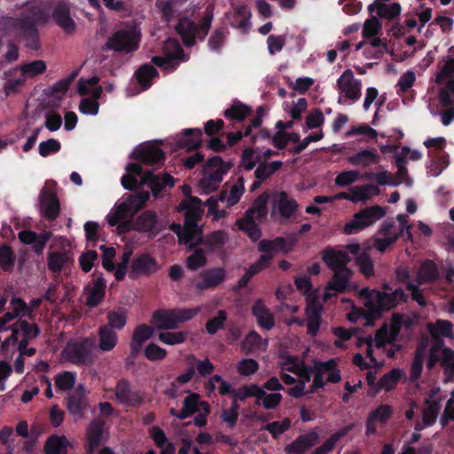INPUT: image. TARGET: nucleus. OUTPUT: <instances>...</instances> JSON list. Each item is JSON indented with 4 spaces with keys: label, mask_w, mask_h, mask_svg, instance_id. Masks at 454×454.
<instances>
[{
    "label": "nucleus",
    "mask_w": 454,
    "mask_h": 454,
    "mask_svg": "<svg viewBox=\"0 0 454 454\" xmlns=\"http://www.w3.org/2000/svg\"><path fill=\"white\" fill-rule=\"evenodd\" d=\"M50 20L48 9L43 4H35L27 13L19 18L3 17L0 26L5 34L17 40L26 42V46L37 49L39 46L37 25H45Z\"/></svg>",
    "instance_id": "f257e3e1"
},
{
    "label": "nucleus",
    "mask_w": 454,
    "mask_h": 454,
    "mask_svg": "<svg viewBox=\"0 0 454 454\" xmlns=\"http://www.w3.org/2000/svg\"><path fill=\"white\" fill-rule=\"evenodd\" d=\"M382 289L383 291H379L364 287L359 292V297L364 299V306L366 309L365 311H361V315L366 320L367 325H373L384 312L408 301V296L402 288L393 290L388 283H384Z\"/></svg>",
    "instance_id": "f03ea898"
},
{
    "label": "nucleus",
    "mask_w": 454,
    "mask_h": 454,
    "mask_svg": "<svg viewBox=\"0 0 454 454\" xmlns=\"http://www.w3.org/2000/svg\"><path fill=\"white\" fill-rule=\"evenodd\" d=\"M294 245V241L287 242L282 237H278L272 240L262 239L257 245V250L262 254L255 262L246 270L245 274L238 280L235 289L241 290L245 288L254 276L270 266L275 254L278 251L287 253L292 250Z\"/></svg>",
    "instance_id": "7ed1b4c3"
},
{
    "label": "nucleus",
    "mask_w": 454,
    "mask_h": 454,
    "mask_svg": "<svg viewBox=\"0 0 454 454\" xmlns=\"http://www.w3.org/2000/svg\"><path fill=\"white\" fill-rule=\"evenodd\" d=\"M148 192H139L129 194L127 198L118 201L106 215L109 225L128 227L133 215L149 200Z\"/></svg>",
    "instance_id": "20e7f679"
},
{
    "label": "nucleus",
    "mask_w": 454,
    "mask_h": 454,
    "mask_svg": "<svg viewBox=\"0 0 454 454\" xmlns=\"http://www.w3.org/2000/svg\"><path fill=\"white\" fill-rule=\"evenodd\" d=\"M97 345L94 338L82 337L69 340L62 351L63 357L77 366L92 365L97 358Z\"/></svg>",
    "instance_id": "39448f33"
},
{
    "label": "nucleus",
    "mask_w": 454,
    "mask_h": 454,
    "mask_svg": "<svg viewBox=\"0 0 454 454\" xmlns=\"http://www.w3.org/2000/svg\"><path fill=\"white\" fill-rule=\"evenodd\" d=\"M200 308L194 309H159L153 311L151 324L157 330H176L181 323L187 322L195 317Z\"/></svg>",
    "instance_id": "423d86ee"
},
{
    "label": "nucleus",
    "mask_w": 454,
    "mask_h": 454,
    "mask_svg": "<svg viewBox=\"0 0 454 454\" xmlns=\"http://www.w3.org/2000/svg\"><path fill=\"white\" fill-rule=\"evenodd\" d=\"M213 18V7L208 6L206 10L205 16L199 25L187 17H184L179 20L175 30L176 34L181 36L184 44L186 46H192L194 44L195 38L198 37L201 40L205 38L210 29Z\"/></svg>",
    "instance_id": "0eeeda50"
},
{
    "label": "nucleus",
    "mask_w": 454,
    "mask_h": 454,
    "mask_svg": "<svg viewBox=\"0 0 454 454\" xmlns=\"http://www.w3.org/2000/svg\"><path fill=\"white\" fill-rule=\"evenodd\" d=\"M435 82L441 86L440 103L445 107L454 106V58L443 57L438 63Z\"/></svg>",
    "instance_id": "6e6552de"
},
{
    "label": "nucleus",
    "mask_w": 454,
    "mask_h": 454,
    "mask_svg": "<svg viewBox=\"0 0 454 454\" xmlns=\"http://www.w3.org/2000/svg\"><path fill=\"white\" fill-rule=\"evenodd\" d=\"M231 167V165L223 162L218 156L209 159L203 168V176L200 181L201 191L207 194L215 191Z\"/></svg>",
    "instance_id": "1a4fd4ad"
},
{
    "label": "nucleus",
    "mask_w": 454,
    "mask_h": 454,
    "mask_svg": "<svg viewBox=\"0 0 454 454\" xmlns=\"http://www.w3.org/2000/svg\"><path fill=\"white\" fill-rule=\"evenodd\" d=\"M244 192L245 179L244 177L239 176L231 186L229 191H223L217 199L211 197L207 200V204L208 206L207 215H211L214 221H217L220 218L224 217L226 212L225 210L217 209V202H224L227 207H231L239 201Z\"/></svg>",
    "instance_id": "9d476101"
},
{
    "label": "nucleus",
    "mask_w": 454,
    "mask_h": 454,
    "mask_svg": "<svg viewBox=\"0 0 454 454\" xmlns=\"http://www.w3.org/2000/svg\"><path fill=\"white\" fill-rule=\"evenodd\" d=\"M140 36V32L136 27L121 29L107 39L106 48L129 53L138 48Z\"/></svg>",
    "instance_id": "9b49d317"
},
{
    "label": "nucleus",
    "mask_w": 454,
    "mask_h": 454,
    "mask_svg": "<svg viewBox=\"0 0 454 454\" xmlns=\"http://www.w3.org/2000/svg\"><path fill=\"white\" fill-rule=\"evenodd\" d=\"M272 215L278 216L282 224L293 223L300 215L299 205L286 192H280L274 197Z\"/></svg>",
    "instance_id": "f8f14e48"
},
{
    "label": "nucleus",
    "mask_w": 454,
    "mask_h": 454,
    "mask_svg": "<svg viewBox=\"0 0 454 454\" xmlns=\"http://www.w3.org/2000/svg\"><path fill=\"white\" fill-rule=\"evenodd\" d=\"M187 60L183 49L176 39L168 38L163 46V56L153 57L152 61L167 71L175 70L181 61Z\"/></svg>",
    "instance_id": "ddd939ff"
},
{
    "label": "nucleus",
    "mask_w": 454,
    "mask_h": 454,
    "mask_svg": "<svg viewBox=\"0 0 454 454\" xmlns=\"http://www.w3.org/2000/svg\"><path fill=\"white\" fill-rule=\"evenodd\" d=\"M40 215L47 219H55L60 210L59 200L57 197L56 184L48 181L43 186L38 196Z\"/></svg>",
    "instance_id": "4468645a"
},
{
    "label": "nucleus",
    "mask_w": 454,
    "mask_h": 454,
    "mask_svg": "<svg viewBox=\"0 0 454 454\" xmlns=\"http://www.w3.org/2000/svg\"><path fill=\"white\" fill-rule=\"evenodd\" d=\"M116 401L129 408H137L145 403V394L140 389H133L131 382L125 378L119 380L115 385Z\"/></svg>",
    "instance_id": "2eb2a0df"
},
{
    "label": "nucleus",
    "mask_w": 454,
    "mask_h": 454,
    "mask_svg": "<svg viewBox=\"0 0 454 454\" xmlns=\"http://www.w3.org/2000/svg\"><path fill=\"white\" fill-rule=\"evenodd\" d=\"M362 81L356 78L353 71L346 69L336 81V89L345 98L357 102L362 96Z\"/></svg>",
    "instance_id": "dca6fc26"
},
{
    "label": "nucleus",
    "mask_w": 454,
    "mask_h": 454,
    "mask_svg": "<svg viewBox=\"0 0 454 454\" xmlns=\"http://www.w3.org/2000/svg\"><path fill=\"white\" fill-rule=\"evenodd\" d=\"M323 305L316 294L306 298L305 315L307 317V333L312 337L317 335L322 322Z\"/></svg>",
    "instance_id": "f3484780"
},
{
    "label": "nucleus",
    "mask_w": 454,
    "mask_h": 454,
    "mask_svg": "<svg viewBox=\"0 0 454 454\" xmlns=\"http://www.w3.org/2000/svg\"><path fill=\"white\" fill-rule=\"evenodd\" d=\"M159 264L154 257L147 253L138 254L133 258L129 278L137 279L140 276H151L159 270Z\"/></svg>",
    "instance_id": "a211bd4d"
},
{
    "label": "nucleus",
    "mask_w": 454,
    "mask_h": 454,
    "mask_svg": "<svg viewBox=\"0 0 454 454\" xmlns=\"http://www.w3.org/2000/svg\"><path fill=\"white\" fill-rule=\"evenodd\" d=\"M66 408L75 422L84 418L89 403L82 385H79L73 394L66 397Z\"/></svg>",
    "instance_id": "6ab92c4d"
},
{
    "label": "nucleus",
    "mask_w": 454,
    "mask_h": 454,
    "mask_svg": "<svg viewBox=\"0 0 454 454\" xmlns=\"http://www.w3.org/2000/svg\"><path fill=\"white\" fill-rule=\"evenodd\" d=\"M195 283L197 291L212 290L222 285L227 278V271L223 267H212L201 271Z\"/></svg>",
    "instance_id": "aec40b11"
},
{
    "label": "nucleus",
    "mask_w": 454,
    "mask_h": 454,
    "mask_svg": "<svg viewBox=\"0 0 454 454\" xmlns=\"http://www.w3.org/2000/svg\"><path fill=\"white\" fill-rule=\"evenodd\" d=\"M51 16L55 23L66 33L72 35L76 30V24L71 16L70 6L66 2L57 4L52 9Z\"/></svg>",
    "instance_id": "412c9836"
},
{
    "label": "nucleus",
    "mask_w": 454,
    "mask_h": 454,
    "mask_svg": "<svg viewBox=\"0 0 454 454\" xmlns=\"http://www.w3.org/2000/svg\"><path fill=\"white\" fill-rule=\"evenodd\" d=\"M178 208L184 211L185 218V223L183 227H199L198 222L203 214L200 199L190 196L179 204Z\"/></svg>",
    "instance_id": "4be33fe9"
},
{
    "label": "nucleus",
    "mask_w": 454,
    "mask_h": 454,
    "mask_svg": "<svg viewBox=\"0 0 454 454\" xmlns=\"http://www.w3.org/2000/svg\"><path fill=\"white\" fill-rule=\"evenodd\" d=\"M352 276L351 270H335L332 279L326 284L324 300L327 301L336 294L345 293Z\"/></svg>",
    "instance_id": "5701e85b"
},
{
    "label": "nucleus",
    "mask_w": 454,
    "mask_h": 454,
    "mask_svg": "<svg viewBox=\"0 0 454 454\" xmlns=\"http://www.w3.org/2000/svg\"><path fill=\"white\" fill-rule=\"evenodd\" d=\"M381 207H366L354 215L352 222L346 223L345 227H369L384 216Z\"/></svg>",
    "instance_id": "b1692460"
},
{
    "label": "nucleus",
    "mask_w": 454,
    "mask_h": 454,
    "mask_svg": "<svg viewBox=\"0 0 454 454\" xmlns=\"http://www.w3.org/2000/svg\"><path fill=\"white\" fill-rule=\"evenodd\" d=\"M319 442V434L315 430L300 434L292 443L285 447L286 454H305Z\"/></svg>",
    "instance_id": "393cba45"
},
{
    "label": "nucleus",
    "mask_w": 454,
    "mask_h": 454,
    "mask_svg": "<svg viewBox=\"0 0 454 454\" xmlns=\"http://www.w3.org/2000/svg\"><path fill=\"white\" fill-rule=\"evenodd\" d=\"M322 259L333 271L349 270L348 264L350 262V257L345 251L327 248L324 251Z\"/></svg>",
    "instance_id": "a878e982"
},
{
    "label": "nucleus",
    "mask_w": 454,
    "mask_h": 454,
    "mask_svg": "<svg viewBox=\"0 0 454 454\" xmlns=\"http://www.w3.org/2000/svg\"><path fill=\"white\" fill-rule=\"evenodd\" d=\"M153 328L146 324L138 325L132 334L130 341V355L132 357L141 352L144 343L153 335Z\"/></svg>",
    "instance_id": "bb28decb"
},
{
    "label": "nucleus",
    "mask_w": 454,
    "mask_h": 454,
    "mask_svg": "<svg viewBox=\"0 0 454 454\" xmlns=\"http://www.w3.org/2000/svg\"><path fill=\"white\" fill-rule=\"evenodd\" d=\"M141 182L149 184L153 196L157 197L165 186H174V178L168 174L155 175L152 171L144 174Z\"/></svg>",
    "instance_id": "cd10ccee"
},
{
    "label": "nucleus",
    "mask_w": 454,
    "mask_h": 454,
    "mask_svg": "<svg viewBox=\"0 0 454 454\" xmlns=\"http://www.w3.org/2000/svg\"><path fill=\"white\" fill-rule=\"evenodd\" d=\"M20 240L27 245H32L34 251L39 254L43 252L47 241L51 238L50 232L37 234L30 229H24L19 233Z\"/></svg>",
    "instance_id": "c85d7f7f"
},
{
    "label": "nucleus",
    "mask_w": 454,
    "mask_h": 454,
    "mask_svg": "<svg viewBox=\"0 0 454 454\" xmlns=\"http://www.w3.org/2000/svg\"><path fill=\"white\" fill-rule=\"evenodd\" d=\"M106 283L102 273L97 276L92 287L87 286L89 290L86 297V305L90 308H95L100 304L106 294Z\"/></svg>",
    "instance_id": "c756f323"
},
{
    "label": "nucleus",
    "mask_w": 454,
    "mask_h": 454,
    "mask_svg": "<svg viewBox=\"0 0 454 454\" xmlns=\"http://www.w3.org/2000/svg\"><path fill=\"white\" fill-rule=\"evenodd\" d=\"M309 371L317 375L324 377L325 373H329L327 381L331 383H338L341 380L340 372L337 369V364L334 359H329L326 362H315L312 368Z\"/></svg>",
    "instance_id": "7c9ffc66"
},
{
    "label": "nucleus",
    "mask_w": 454,
    "mask_h": 454,
    "mask_svg": "<svg viewBox=\"0 0 454 454\" xmlns=\"http://www.w3.org/2000/svg\"><path fill=\"white\" fill-rule=\"evenodd\" d=\"M252 315L256 318L260 327L271 330L275 326V319L270 310L263 304L262 301H256L252 307Z\"/></svg>",
    "instance_id": "2f4dec72"
},
{
    "label": "nucleus",
    "mask_w": 454,
    "mask_h": 454,
    "mask_svg": "<svg viewBox=\"0 0 454 454\" xmlns=\"http://www.w3.org/2000/svg\"><path fill=\"white\" fill-rule=\"evenodd\" d=\"M268 195H260L254 202L252 207L247 211L245 218L248 223L258 224L267 215Z\"/></svg>",
    "instance_id": "473e14b6"
},
{
    "label": "nucleus",
    "mask_w": 454,
    "mask_h": 454,
    "mask_svg": "<svg viewBox=\"0 0 454 454\" xmlns=\"http://www.w3.org/2000/svg\"><path fill=\"white\" fill-rule=\"evenodd\" d=\"M178 238L179 244L187 246L190 249L202 242L203 229H171Z\"/></svg>",
    "instance_id": "72a5a7b5"
},
{
    "label": "nucleus",
    "mask_w": 454,
    "mask_h": 454,
    "mask_svg": "<svg viewBox=\"0 0 454 454\" xmlns=\"http://www.w3.org/2000/svg\"><path fill=\"white\" fill-rule=\"evenodd\" d=\"M105 422L93 419L87 428V442L90 451L98 449L102 443Z\"/></svg>",
    "instance_id": "f704fd0d"
},
{
    "label": "nucleus",
    "mask_w": 454,
    "mask_h": 454,
    "mask_svg": "<svg viewBox=\"0 0 454 454\" xmlns=\"http://www.w3.org/2000/svg\"><path fill=\"white\" fill-rule=\"evenodd\" d=\"M103 92V88L98 86L91 90L90 97L83 98L79 105V111L82 114L97 115L99 109L98 98Z\"/></svg>",
    "instance_id": "c9c22d12"
},
{
    "label": "nucleus",
    "mask_w": 454,
    "mask_h": 454,
    "mask_svg": "<svg viewBox=\"0 0 454 454\" xmlns=\"http://www.w3.org/2000/svg\"><path fill=\"white\" fill-rule=\"evenodd\" d=\"M70 442L65 435L52 434L45 442L43 451L45 454H67Z\"/></svg>",
    "instance_id": "e433bc0d"
},
{
    "label": "nucleus",
    "mask_w": 454,
    "mask_h": 454,
    "mask_svg": "<svg viewBox=\"0 0 454 454\" xmlns=\"http://www.w3.org/2000/svg\"><path fill=\"white\" fill-rule=\"evenodd\" d=\"M380 156L375 148L362 150L348 158L355 166L368 167L380 161Z\"/></svg>",
    "instance_id": "4c0bfd02"
},
{
    "label": "nucleus",
    "mask_w": 454,
    "mask_h": 454,
    "mask_svg": "<svg viewBox=\"0 0 454 454\" xmlns=\"http://www.w3.org/2000/svg\"><path fill=\"white\" fill-rule=\"evenodd\" d=\"M263 395H265V391L257 384L244 385L239 389L233 390V397L241 402L248 397H256L254 403L256 405H261V399Z\"/></svg>",
    "instance_id": "58836bf2"
},
{
    "label": "nucleus",
    "mask_w": 454,
    "mask_h": 454,
    "mask_svg": "<svg viewBox=\"0 0 454 454\" xmlns=\"http://www.w3.org/2000/svg\"><path fill=\"white\" fill-rule=\"evenodd\" d=\"M418 278L420 284L436 281L439 278V270L435 262L429 259L423 261L419 269Z\"/></svg>",
    "instance_id": "ea45409f"
},
{
    "label": "nucleus",
    "mask_w": 454,
    "mask_h": 454,
    "mask_svg": "<svg viewBox=\"0 0 454 454\" xmlns=\"http://www.w3.org/2000/svg\"><path fill=\"white\" fill-rule=\"evenodd\" d=\"M137 159L147 165H155L164 159L163 151L156 146L148 145L137 151Z\"/></svg>",
    "instance_id": "a19ab883"
},
{
    "label": "nucleus",
    "mask_w": 454,
    "mask_h": 454,
    "mask_svg": "<svg viewBox=\"0 0 454 454\" xmlns=\"http://www.w3.org/2000/svg\"><path fill=\"white\" fill-rule=\"evenodd\" d=\"M98 348L102 351H111L118 341L117 333L110 326L102 325L98 329Z\"/></svg>",
    "instance_id": "79ce46f5"
},
{
    "label": "nucleus",
    "mask_w": 454,
    "mask_h": 454,
    "mask_svg": "<svg viewBox=\"0 0 454 454\" xmlns=\"http://www.w3.org/2000/svg\"><path fill=\"white\" fill-rule=\"evenodd\" d=\"M401 378V372L399 369H392L385 373L378 381L376 389L372 393V396L376 395L381 389L390 391L394 389L398 384Z\"/></svg>",
    "instance_id": "37998d69"
},
{
    "label": "nucleus",
    "mask_w": 454,
    "mask_h": 454,
    "mask_svg": "<svg viewBox=\"0 0 454 454\" xmlns=\"http://www.w3.org/2000/svg\"><path fill=\"white\" fill-rule=\"evenodd\" d=\"M368 10L370 12H373L376 10L380 17L392 20L400 15L401 5L397 3L385 4L376 0L368 6Z\"/></svg>",
    "instance_id": "c03bdc74"
},
{
    "label": "nucleus",
    "mask_w": 454,
    "mask_h": 454,
    "mask_svg": "<svg viewBox=\"0 0 454 454\" xmlns=\"http://www.w3.org/2000/svg\"><path fill=\"white\" fill-rule=\"evenodd\" d=\"M202 132L200 129H185L183 131L182 137L177 144L180 147L188 151L197 148L201 142Z\"/></svg>",
    "instance_id": "a18cd8bd"
},
{
    "label": "nucleus",
    "mask_w": 454,
    "mask_h": 454,
    "mask_svg": "<svg viewBox=\"0 0 454 454\" xmlns=\"http://www.w3.org/2000/svg\"><path fill=\"white\" fill-rule=\"evenodd\" d=\"M380 189L372 184H364L352 188L350 190L349 200L352 202L367 201L372 196L378 195Z\"/></svg>",
    "instance_id": "49530a36"
},
{
    "label": "nucleus",
    "mask_w": 454,
    "mask_h": 454,
    "mask_svg": "<svg viewBox=\"0 0 454 454\" xmlns=\"http://www.w3.org/2000/svg\"><path fill=\"white\" fill-rule=\"evenodd\" d=\"M428 331L434 339L440 337L452 339L454 337L453 324L449 320L437 319L434 325H428Z\"/></svg>",
    "instance_id": "de8ad7c7"
},
{
    "label": "nucleus",
    "mask_w": 454,
    "mask_h": 454,
    "mask_svg": "<svg viewBox=\"0 0 454 454\" xmlns=\"http://www.w3.org/2000/svg\"><path fill=\"white\" fill-rule=\"evenodd\" d=\"M251 12L246 5H239L236 7L235 12L233 13L232 20L231 21V26L247 31L249 27V20Z\"/></svg>",
    "instance_id": "09e8293b"
},
{
    "label": "nucleus",
    "mask_w": 454,
    "mask_h": 454,
    "mask_svg": "<svg viewBox=\"0 0 454 454\" xmlns=\"http://www.w3.org/2000/svg\"><path fill=\"white\" fill-rule=\"evenodd\" d=\"M16 262V255L12 248L6 244L0 246V268L4 272L10 273L13 270Z\"/></svg>",
    "instance_id": "8fccbe9b"
},
{
    "label": "nucleus",
    "mask_w": 454,
    "mask_h": 454,
    "mask_svg": "<svg viewBox=\"0 0 454 454\" xmlns=\"http://www.w3.org/2000/svg\"><path fill=\"white\" fill-rule=\"evenodd\" d=\"M15 327L21 333V340H26L29 343L30 340L36 338L40 334V328L36 324H30L24 319H19L15 322Z\"/></svg>",
    "instance_id": "3c124183"
},
{
    "label": "nucleus",
    "mask_w": 454,
    "mask_h": 454,
    "mask_svg": "<svg viewBox=\"0 0 454 454\" xmlns=\"http://www.w3.org/2000/svg\"><path fill=\"white\" fill-rule=\"evenodd\" d=\"M186 362L191 366H193L194 369L196 366L198 373L201 377H207L215 371V365L207 357L204 360H198L194 355L191 354L186 356Z\"/></svg>",
    "instance_id": "603ef678"
},
{
    "label": "nucleus",
    "mask_w": 454,
    "mask_h": 454,
    "mask_svg": "<svg viewBox=\"0 0 454 454\" xmlns=\"http://www.w3.org/2000/svg\"><path fill=\"white\" fill-rule=\"evenodd\" d=\"M47 66L45 61L38 59L20 66L19 69L25 78H33L46 71Z\"/></svg>",
    "instance_id": "864d4df0"
},
{
    "label": "nucleus",
    "mask_w": 454,
    "mask_h": 454,
    "mask_svg": "<svg viewBox=\"0 0 454 454\" xmlns=\"http://www.w3.org/2000/svg\"><path fill=\"white\" fill-rule=\"evenodd\" d=\"M380 230L384 231V232H383L384 237L376 239L374 246L377 248V250H379L381 253L386 251V249L390 245L394 244L396 241L399 235H401V234L403 235L404 231H406V232L409 236L411 235V233L409 231L411 229H399V231H400L399 234H394L393 236L389 235L390 234L389 231L391 229H380Z\"/></svg>",
    "instance_id": "5fc2aeb1"
},
{
    "label": "nucleus",
    "mask_w": 454,
    "mask_h": 454,
    "mask_svg": "<svg viewBox=\"0 0 454 454\" xmlns=\"http://www.w3.org/2000/svg\"><path fill=\"white\" fill-rule=\"evenodd\" d=\"M166 332H161L158 335V339L160 342L166 345H177L184 343L189 335L188 332H170L169 330H165Z\"/></svg>",
    "instance_id": "6e6d98bb"
},
{
    "label": "nucleus",
    "mask_w": 454,
    "mask_h": 454,
    "mask_svg": "<svg viewBox=\"0 0 454 454\" xmlns=\"http://www.w3.org/2000/svg\"><path fill=\"white\" fill-rule=\"evenodd\" d=\"M262 160L261 151L251 147L243 150L241 155V164L247 170H252L255 165Z\"/></svg>",
    "instance_id": "4d7b16f0"
},
{
    "label": "nucleus",
    "mask_w": 454,
    "mask_h": 454,
    "mask_svg": "<svg viewBox=\"0 0 454 454\" xmlns=\"http://www.w3.org/2000/svg\"><path fill=\"white\" fill-rule=\"evenodd\" d=\"M157 74V70L148 64L142 66L136 72L137 80L144 89H147L151 85L152 79L156 77Z\"/></svg>",
    "instance_id": "13d9d810"
},
{
    "label": "nucleus",
    "mask_w": 454,
    "mask_h": 454,
    "mask_svg": "<svg viewBox=\"0 0 454 454\" xmlns=\"http://www.w3.org/2000/svg\"><path fill=\"white\" fill-rule=\"evenodd\" d=\"M251 114V109L241 103H235L224 112V116L238 121H244Z\"/></svg>",
    "instance_id": "bf43d9fd"
},
{
    "label": "nucleus",
    "mask_w": 454,
    "mask_h": 454,
    "mask_svg": "<svg viewBox=\"0 0 454 454\" xmlns=\"http://www.w3.org/2000/svg\"><path fill=\"white\" fill-rule=\"evenodd\" d=\"M291 427V420L287 418L282 421H273L264 425L262 429L268 431L274 439H278L279 436L287 431Z\"/></svg>",
    "instance_id": "052dcab7"
},
{
    "label": "nucleus",
    "mask_w": 454,
    "mask_h": 454,
    "mask_svg": "<svg viewBox=\"0 0 454 454\" xmlns=\"http://www.w3.org/2000/svg\"><path fill=\"white\" fill-rule=\"evenodd\" d=\"M75 380V373L66 371L56 376L55 385L59 391H67L74 387Z\"/></svg>",
    "instance_id": "680f3d73"
},
{
    "label": "nucleus",
    "mask_w": 454,
    "mask_h": 454,
    "mask_svg": "<svg viewBox=\"0 0 454 454\" xmlns=\"http://www.w3.org/2000/svg\"><path fill=\"white\" fill-rule=\"evenodd\" d=\"M227 320V313L223 309L217 312V316L208 319L206 323V331L213 335L215 334L220 329L224 327V323Z\"/></svg>",
    "instance_id": "e2e57ef3"
},
{
    "label": "nucleus",
    "mask_w": 454,
    "mask_h": 454,
    "mask_svg": "<svg viewBox=\"0 0 454 454\" xmlns=\"http://www.w3.org/2000/svg\"><path fill=\"white\" fill-rule=\"evenodd\" d=\"M207 257L201 248H197L194 252L186 258V266L192 270L195 271L207 264Z\"/></svg>",
    "instance_id": "0e129e2a"
},
{
    "label": "nucleus",
    "mask_w": 454,
    "mask_h": 454,
    "mask_svg": "<svg viewBox=\"0 0 454 454\" xmlns=\"http://www.w3.org/2000/svg\"><path fill=\"white\" fill-rule=\"evenodd\" d=\"M426 403L428 406L423 410L422 420L424 425L431 426L435 422L437 419L440 411V405L437 402L430 401L429 399L426 401Z\"/></svg>",
    "instance_id": "69168bd1"
},
{
    "label": "nucleus",
    "mask_w": 454,
    "mask_h": 454,
    "mask_svg": "<svg viewBox=\"0 0 454 454\" xmlns=\"http://www.w3.org/2000/svg\"><path fill=\"white\" fill-rule=\"evenodd\" d=\"M67 257L64 253L51 252L47 259L48 268L54 273H59L67 262Z\"/></svg>",
    "instance_id": "338daca9"
},
{
    "label": "nucleus",
    "mask_w": 454,
    "mask_h": 454,
    "mask_svg": "<svg viewBox=\"0 0 454 454\" xmlns=\"http://www.w3.org/2000/svg\"><path fill=\"white\" fill-rule=\"evenodd\" d=\"M416 81V74L412 70H407L399 78L395 88L397 94L406 93L413 86Z\"/></svg>",
    "instance_id": "774afa93"
}]
</instances>
